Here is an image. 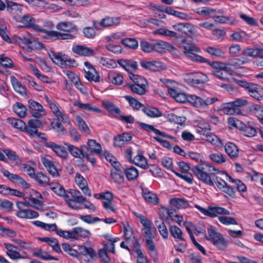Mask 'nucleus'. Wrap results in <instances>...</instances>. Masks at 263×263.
<instances>
[{"label": "nucleus", "mask_w": 263, "mask_h": 263, "mask_svg": "<svg viewBox=\"0 0 263 263\" xmlns=\"http://www.w3.org/2000/svg\"><path fill=\"white\" fill-rule=\"evenodd\" d=\"M180 48L183 49L185 55L193 61L199 63H207L214 69H227V64L220 62H209L206 59L195 54L200 51L199 48L187 43L186 40H182L179 44Z\"/></svg>", "instance_id": "f257e3e1"}, {"label": "nucleus", "mask_w": 263, "mask_h": 263, "mask_svg": "<svg viewBox=\"0 0 263 263\" xmlns=\"http://www.w3.org/2000/svg\"><path fill=\"white\" fill-rule=\"evenodd\" d=\"M191 171L199 180L210 186L214 185V181L211 179V176L215 174L214 172H216L220 175L221 173H224V171H220L208 164H198L192 167Z\"/></svg>", "instance_id": "f03ea898"}, {"label": "nucleus", "mask_w": 263, "mask_h": 263, "mask_svg": "<svg viewBox=\"0 0 263 263\" xmlns=\"http://www.w3.org/2000/svg\"><path fill=\"white\" fill-rule=\"evenodd\" d=\"M205 238L220 250H224L227 247L228 241L212 226L207 228V234H205Z\"/></svg>", "instance_id": "7ed1b4c3"}, {"label": "nucleus", "mask_w": 263, "mask_h": 263, "mask_svg": "<svg viewBox=\"0 0 263 263\" xmlns=\"http://www.w3.org/2000/svg\"><path fill=\"white\" fill-rule=\"evenodd\" d=\"M48 55L52 62L55 64L63 68L67 67H74L77 66L75 60H71L67 55L62 53H55L50 51L48 52Z\"/></svg>", "instance_id": "20e7f679"}, {"label": "nucleus", "mask_w": 263, "mask_h": 263, "mask_svg": "<svg viewBox=\"0 0 263 263\" xmlns=\"http://www.w3.org/2000/svg\"><path fill=\"white\" fill-rule=\"evenodd\" d=\"M195 207L198 209L204 215L214 218L219 215H229V210L220 206H209L207 209L203 208L198 204H195Z\"/></svg>", "instance_id": "39448f33"}, {"label": "nucleus", "mask_w": 263, "mask_h": 263, "mask_svg": "<svg viewBox=\"0 0 263 263\" xmlns=\"http://www.w3.org/2000/svg\"><path fill=\"white\" fill-rule=\"evenodd\" d=\"M139 218L140 222L143 226L142 230V235L145 240L149 239H154L155 238L156 233L152 229V222L144 216L139 214L137 215Z\"/></svg>", "instance_id": "423d86ee"}, {"label": "nucleus", "mask_w": 263, "mask_h": 263, "mask_svg": "<svg viewBox=\"0 0 263 263\" xmlns=\"http://www.w3.org/2000/svg\"><path fill=\"white\" fill-rule=\"evenodd\" d=\"M215 174L214 182L216 184L217 187L221 191L226 193L230 196H233L235 195V192L232 187L230 186L227 184L224 179L228 180V178L226 176H223L222 175L219 174L216 172H214Z\"/></svg>", "instance_id": "0eeeda50"}, {"label": "nucleus", "mask_w": 263, "mask_h": 263, "mask_svg": "<svg viewBox=\"0 0 263 263\" xmlns=\"http://www.w3.org/2000/svg\"><path fill=\"white\" fill-rule=\"evenodd\" d=\"M19 211L16 213V215L21 218L32 219L35 218L39 216L37 212L31 210L25 209V207L28 206V202L23 201L17 202L16 203Z\"/></svg>", "instance_id": "6e6552de"}, {"label": "nucleus", "mask_w": 263, "mask_h": 263, "mask_svg": "<svg viewBox=\"0 0 263 263\" xmlns=\"http://www.w3.org/2000/svg\"><path fill=\"white\" fill-rule=\"evenodd\" d=\"M218 100L216 97L206 98L203 99L195 95H191L189 99V102L194 106L198 108H208L209 105L214 103Z\"/></svg>", "instance_id": "1a4fd4ad"}, {"label": "nucleus", "mask_w": 263, "mask_h": 263, "mask_svg": "<svg viewBox=\"0 0 263 263\" xmlns=\"http://www.w3.org/2000/svg\"><path fill=\"white\" fill-rule=\"evenodd\" d=\"M184 81L188 84L194 86L208 81V77L201 72H191L184 76Z\"/></svg>", "instance_id": "9d476101"}, {"label": "nucleus", "mask_w": 263, "mask_h": 263, "mask_svg": "<svg viewBox=\"0 0 263 263\" xmlns=\"http://www.w3.org/2000/svg\"><path fill=\"white\" fill-rule=\"evenodd\" d=\"M120 17H103L100 21H93V25L96 29L117 25L120 23Z\"/></svg>", "instance_id": "9b49d317"}, {"label": "nucleus", "mask_w": 263, "mask_h": 263, "mask_svg": "<svg viewBox=\"0 0 263 263\" xmlns=\"http://www.w3.org/2000/svg\"><path fill=\"white\" fill-rule=\"evenodd\" d=\"M149 6L151 8H155L158 10L159 12H161V13L158 14V16H165V15L163 13V12H165L169 15H174V16H182L181 15V13L175 11L170 7H166L162 5H156L153 3H150ZM184 16H187V15H185Z\"/></svg>", "instance_id": "f8f14e48"}, {"label": "nucleus", "mask_w": 263, "mask_h": 263, "mask_svg": "<svg viewBox=\"0 0 263 263\" xmlns=\"http://www.w3.org/2000/svg\"><path fill=\"white\" fill-rule=\"evenodd\" d=\"M4 246L7 250L6 254L12 260L27 258V256L22 255L17 251V248L12 244L4 243Z\"/></svg>", "instance_id": "ddd939ff"}, {"label": "nucleus", "mask_w": 263, "mask_h": 263, "mask_svg": "<svg viewBox=\"0 0 263 263\" xmlns=\"http://www.w3.org/2000/svg\"><path fill=\"white\" fill-rule=\"evenodd\" d=\"M75 182L85 195L89 197L91 196V191L88 186L86 180L80 173H78L76 174Z\"/></svg>", "instance_id": "4468645a"}, {"label": "nucleus", "mask_w": 263, "mask_h": 263, "mask_svg": "<svg viewBox=\"0 0 263 263\" xmlns=\"http://www.w3.org/2000/svg\"><path fill=\"white\" fill-rule=\"evenodd\" d=\"M42 163L49 173L53 177L60 176L59 169L55 166L53 161L47 157H43L41 159Z\"/></svg>", "instance_id": "2eb2a0df"}, {"label": "nucleus", "mask_w": 263, "mask_h": 263, "mask_svg": "<svg viewBox=\"0 0 263 263\" xmlns=\"http://www.w3.org/2000/svg\"><path fill=\"white\" fill-rule=\"evenodd\" d=\"M117 62L122 68L128 71L129 74L138 68L137 62L132 60L121 59L118 60Z\"/></svg>", "instance_id": "dca6fc26"}, {"label": "nucleus", "mask_w": 263, "mask_h": 263, "mask_svg": "<svg viewBox=\"0 0 263 263\" xmlns=\"http://www.w3.org/2000/svg\"><path fill=\"white\" fill-rule=\"evenodd\" d=\"M2 172L4 176L7 178L11 182L19 184L24 187H29V184L27 183V182L19 175L12 174L6 170H2Z\"/></svg>", "instance_id": "f3484780"}, {"label": "nucleus", "mask_w": 263, "mask_h": 263, "mask_svg": "<svg viewBox=\"0 0 263 263\" xmlns=\"http://www.w3.org/2000/svg\"><path fill=\"white\" fill-rule=\"evenodd\" d=\"M64 144L67 146L68 151L73 157L80 158L81 160L84 159L85 156V150L87 148L86 145H82L80 148H79L67 143H65Z\"/></svg>", "instance_id": "a211bd4d"}, {"label": "nucleus", "mask_w": 263, "mask_h": 263, "mask_svg": "<svg viewBox=\"0 0 263 263\" xmlns=\"http://www.w3.org/2000/svg\"><path fill=\"white\" fill-rule=\"evenodd\" d=\"M137 124L140 127V128L147 132H154L156 135H159L162 137H166L167 138H172V136H168L165 134V133L162 132L158 130V129H156L155 128V127L150 124H146L143 122H138Z\"/></svg>", "instance_id": "6ab92c4d"}, {"label": "nucleus", "mask_w": 263, "mask_h": 263, "mask_svg": "<svg viewBox=\"0 0 263 263\" xmlns=\"http://www.w3.org/2000/svg\"><path fill=\"white\" fill-rule=\"evenodd\" d=\"M45 33L46 34L44 37L48 39L68 40L74 38L73 35L69 33H61L53 31L45 32Z\"/></svg>", "instance_id": "aec40b11"}, {"label": "nucleus", "mask_w": 263, "mask_h": 263, "mask_svg": "<svg viewBox=\"0 0 263 263\" xmlns=\"http://www.w3.org/2000/svg\"><path fill=\"white\" fill-rule=\"evenodd\" d=\"M46 146L51 148L58 156L64 158L67 157L68 152L63 146L58 145L53 142L47 143Z\"/></svg>", "instance_id": "412c9836"}, {"label": "nucleus", "mask_w": 263, "mask_h": 263, "mask_svg": "<svg viewBox=\"0 0 263 263\" xmlns=\"http://www.w3.org/2000/svg\"><path fill=\"white\" fill-rule=\"evenodd\" d=\"M243 55L254 57L255 59L263 57V45L254 48H248L242 51Z\"/></svg>", "instance_id": "4be33fe9"}, {"label": "nucleus", "mask_w": 263, "mask_h": 263, "mask_svg": "<svg viewBox=\"0 0 263 263\" xmlns=\"http://www.w3.org/2000/svg\"><path fill=\"white\" fill-rule=\"evenodd\" d=\"M225 152L232 159H235L238 157L239 149L237 146L233 142H228L224 146Z\"/></svg>", "instance_id": "5701e85b"}, {"label": "nucleus", "mask_w": 263, "mask_h": 263, "mask_svg": "<svg viewBox=\"0 0 263 263\" xmlns=\"http://www.w3.org/2000/svg\"><path fill=\"white\" fill-rule=\"evenodd\" d=\"M153 239H146L145 240V243L149 255L153 260L156 262L158 259V252Z\"/></svg>", "instance_id": "b1692460"}, {"label": "nucleus", "mask_w": 263, "mask_h": 263, "mask_svg": "<svg viewBox=\"0 0 263 263\" xmlns=\"http://www.w3.org/2000/svg\"><path fill=\"white\" fill-rule=\"evenodd\" d=\"M73 105L82 110L92 111L97 113H101L102 112V110L99 107L92 106L90 103H82L79 101L77 100L74 102Z\"/></svg>", "instance_id": "393cba45"}, {"label": "nucleus", "mask_w": 263, "mask_h": 263, "mask_svg": "<svg viewBox=\"0 0 263 263\" xmlns=\"http://www.w3.org/2000/svg\"><path fill=\"white\" fill-rule=\"evenodd\" d=\"M113 199V195L112 193L107 192V195H106V199L102 201V204L104 208L108 213L116 212L115 206L113 204L112 200Z\"/></svg>", "instance_id": "a878e982"}, {"label": "nucleus", "mask_w": 263, "mask_h": 263, "mask_svg": "<svg viewBox=\"0 0 263 263\" xmlns=\"http://www.w3.org/2000/svg\"><path fill=\"white\" fill-rule=\"evenodd\" d=\"M72 49L74 53L80 55L91 56L93 54V49L83 45L74 46Z\"/></svg>", "instance_id": "bb28decb"}, {"label": "nucleus", "mask_w": 263, "mask_h": 263, "mask_svg": "<svg viewBox=\"0 0 263 263\" xmlns=\"http://www.w3.org/2000/svg\"><path fill=\"white\" fill-rule=\"evenodd\" d=\"M168 92L177 102L180 103H184L186 100L189 101V97L191 96L190 95L188 97H187L184 93L178 92V91L174 88H169V89L168 90Z\"/></svg>", "instance_id": "cd10ccee"}, {"label": "nucleus", "mask_w": 263, "mask_h": 263, "mask_svg": "<svg viewBox=\"0 0 263 263\" xmlns=\"http://www.w3.org/2000/svg\"><path fill=\"white\" fill-rule=\"evenodd\" d=\"M142 194L145 201L148 203L156 204L158 203V198L156 195L146 188L142 187Z\"/></svg>", "instance_id": "c85d7f7f"}, {"label": "nucleus", "mask_w": 263, "mask_h": 263, "mask_svg": "<svg viewBox=\"0 0 263 263\" xmlns=\"http://www.w3.org/2000/svg\"><path fill=\"white\" fill-rule=\"evenodd\" d=\"M132 137L130 134L124 133L119 135L114 138V145L115 146L120 147L127 143L132 140Z\"/></svg>", "instance_id": "c756f323"}, {"label": "nucleus", "mask_w": 263, "mask_h": 263, "mask_svg": "<svg viewBox=\"0 0 263 263\" xmlns=\"http://www.w3.org/2000/svg\"><path fill=\"white\" fill-rule=\"evenodd\" d=\"M142 111L150 118H158L162 116V112L159 109L152 106L144 107Z\"/></svg>", "instance_id": "7c9ffc66"}, {"label": "nucleus", "mask_w": 263, "mask_h": 263, "mask_svg": "<svg viewBox=\"0 0 263 263\" xmlns=\"http://www.w3.org/2000/svg\"><path fill=\"white\" fill-rule=\"evenodd\" d=\"M40 240L41 241L46 242L49 246H50L52 249L57 252V253H62V251L59 246L58 240L54 238L50 237H42L40 238Z\"/></svg>", "instance_id": "2f4dec72"}, {"label": "nucleus", "mask_w": 263, "mask_h": 263, "mask_svg": "<svg viewBox=\"0 0 263 263\" xmlns=\"http://www.w3.org/2000/svg\"><path fill=\"white\" fill-rule=\"evenodd\" d=\"M170 203L171 206L178 209H185L189 206V203L187 200L183 198H173L170 199Z\"/></svg>", "instance_id": "473e14b6"}, {"label": "nucleus", "mask_w": 263, "mask_h": 263, "mask_svg": "<svg viewBox=\"0 0 263 263\" xmlns=\"http://www.w3.org/2000/svg\"><path fill=\"white\" fill-rule=\"evenodd\" d=\"M16 21L22 23L21 27H32L36 28L38 26L35 24L34 17H15Z\"/></svg>", "instance_id": "72a5a7b5"}, {"label": "nucleus", "mask_w": 263, "mask_h": 263, "mask_svg": "<svg viewBox=\"0 0 263 263\" xmlns=\"http://www.w3.org/2000/svg\"><path fill=\"white\" fill-rule=\"evenodd\" d=\"M202 136V139L206 140L214 145H219L221 143L220 140L218 137L209 131H203L200 133Z\"/></svg>", "instance_id": "f704fd0d"}, {"label": "nucleus", "mask_w": 263, "mask_h": 263, "mask_svg": "<svg viewBox=\"0 0 263 263\" xmlns=\"http://www.w3.org/2000/svg\"><path fill=\"white\" fill-rule=\"evenodd\" d=\"M87 146H86L87 151L90 153H95L99 154L102 151L101 145L97 143L96 140L90 139L87 141Z\"/></svg>", "instance_id": "c9c22d12"}, {"label": "nucleus", "mask_w": 263, "mask_h": 263, "mask_svg": "<svg viewBox=\"0 0 263 263\" xmlns=\"http://www.w3.org/2000/svg\"><path fill=\"white\" fill-rule=\"evenodd\" d=\"M34 179H35L41 186H46L51 185L49 178L46 174L42 172L37 173Z\"/></svg>", "instance_id": "e433bc0d"}, {"label": "nucleus", "mask_w": 263, "mask_h": 263, "mask_svg": "<svg viewBox=\"0 0 263 263\" xmlns=\"http://www.w3.org/2000/svg\"><path fill=\"white\" fill-rule=\"evenodd\" d=\"M11 82L14 89V90L18 93L23 95L26 93V90L25 86H24L20 81L14 76L10 77Z\"/></svg>", "instance_id": "4c0bfd02"}, {"label": "nucleus", "mask_w": 263, "mask_h": 263, "mask_svg": "<svg viewBox=\"0 0 263 263\" xmlns=\"http://www.w3.org/2000/svg\"><path fill=\"white\" fill-rule=\"evenodd\" d=\"M171 234L177 241H184L181 230L176 226H171L170 228Z\"/></svg>", "instance_id": "58836bf2"}, {"label": "nucleus", "mask_w": 263, "mask_h": 263, "mask_svg": "<svg viewBox=\"0 0 263 263\" xmlns=\"http://www.w3.org/2000/svg\"><path fill=\"white\" fill-rule=\"evenodd\" d=\"M223 176H226L228 178V181L235 183L236 187L239 192H244L246 191L247 188L246 185L239 180H235L229 176L226 172L221 173L220 174Z\"/></svg>", "instance_id": "ea45409f"}, {"label": "nucleus", "mask_w": 263, "mask_h": 263, "mask_svg": "<svg viewBox=\"0 0 263 263\" xmlns=\"http://www.w3.org/2000/svg\"><path fill=\"white\" fill-rule=\"evenodd\" d=\"M109 81L115 85H120L123 81V77L122 74L117 72H109L108 74Z\"/></svg>", "instance_id": "a19ab883"}, {"label": "nucleus", "mask_w": 263, "mask_h": 263, "mask_svg": "<svg viewBox=\"0 0 263 263\" xmlns=\"http://www.w3.org/2000/svg\"><path fill=\"white\" fill-rule=\"evenodd\" d=\"M132 162H133L135 165L139 166L143 169H146L148 167L146 158L141 154H138L134 158Z\"/></svg>", "instance_id": "79ce46f5"}, {"label": "nucleus", "mask_w": 263, "mask_h": 263, "mask_svg": "<svg viewBox=\"0 0 263 263\" xmlns=\"http://www.w3.org/2000/svg\"><path fill=\"white\" fill-rule=\"evenodd\" d=\"M173 48V47L172 46L163 41L158 42L156 43L153 44V51H155L161 53L164 52L165 49H166Z\"/></svg>", "instance_id": "37998d69"}, {"label": "nucleus", "mask_w": 263, "mask_h": 263, "mask_svg": "<svg viewBox=\"0 0 263 263\" xmlns=\"http://www.w3.org/2000/svg\"><path fill=\"white\" fill-rule=\"evenodd\" d=\"M85 77L89 81H93L95 82H98L100 80V77L94 68H91L88 70L85 69Z\"/></svg>", "instance_id": "c03bdc74"}, {"label": "nucleus", "mask_w": 263, "mask_h": 263, "mask_svg": "<svg viewBox=\"0 0 263 263\" xmlns=\"http://www.w3.org/2000/svg\"><path fill=\"white\" fill-rule=\"evenodd\" d=\"M6 9L8 11L11 12L15 11L16 12H21L23 9V5L15 2L6 0Z\"/></svg>", "instance_id": "a18cd8bd"}, {"label": "nucleus", "mask_w": 263, "mask_h": 263, "mask_svg": "<svg viewBox=\"0 0 263 263\" xmlns=\"http://www.w3.org/2000/svg\"><path fill=\"white\" fill-rule=\"evenodd\" d=\"M209 158L211 160L217 164H222L227 161V158L225 156L219 153H213L209 155Z\"/></svg>", "instance_id": "49530a36"}, {"label": "nucleus", "mask_w": 263, "mask_h": 263, "mask_svg": "<svg viewBox=\"0 0 263 263\" xmlns=\"http://www.w3.org/2000/svg\"><path fill=\"white\" fill-rule=\"evenodd\" d=\"M110 177L112 181L117 183L121 184L124 180V178L121 171L111 170Z\"/></svg>", "instance_id": "de8ad7c7"}, {"label": "nucleus", "mask_w": 263, "mask_h": 263, "mask_svg": "<svg viewBox=\"0 0 263 263\" xmlns=\"http://www.w3.org/2000/svg\"><path fill=\"white\" fill-rule=\"evenodd\" d=\"M14 111L21 118H24L26 116L27 109L21 103L17 102L13 106Z\"/></svg>", "instance_id": "09e8293b"}, {"label": "nucleus", "mask_w": 263, "mask_h": 263, "mask_svg": "<svg viewBox=\"0 0 263 263\" xmlns=\"http://www.w3.org/2000/svg\"><path fill=\"white\" fill-rule=\"evenodd\" d=\"M124 173L127 179L129 180L136 179L139 175L138 170L134 166L126 168L124 170Z\"/></svg>", "instance_id": "8fccbe9b"}, {"label": "nucleus", "mask_w": 263, "mask_h": 263, "mask_svg": "<svg viewBox=\"0 0 263 263\" xmlns=\"http://www.w3.org/2000/svg\"><path fill=\"white\" fill-rule=\"evenodd\" d=\"M129 77L134 82L133 85L147 86V82L143 77L133 73H130Z\"/></svg>", "instance_id": "3c124183"}, {"label": "nucleus", "mask_w": 263, "mask_h": 263, "mask_svg": "<svg viewBox=\"0 0 263 263\" xmlns=\"http://www.w3.org/2000/svg\"><path fill=\"white\" fill-rule=\"evenodd\" d=\"M72 233L74 234L76 237V238H73V239H78L80 237L86 238L90 235V232L88 230L80 227L74 228L72 231Z\"/></svg>", "instance_id": "603ef678"}, {"label": "nucleus", "mask_w": 263, "mask_h": 263, "mask_svg": "<svg viewBox=\"0 0 263 263\" xmlns=\"http://www.w3.org/2000/svg\"><path fill=\"white\" fill-rule=\"evenodd\" d=\"M222 111L227 115L238 114L240 112V110L237 108H235L230 102L224 104Z\"/></svg>", "instance_id": "864d4df0"}, {"label": "nucleus", "mask_w": 263, "mask_h": 263, "mask_svg": "<svg viewBox=\"0 0 263 263\" xmlns=\"http://www.w3.org/2000/svg\"><path fill=\"white\" fill-rule=\"evenodd\" d=\"M57 28L59 30L69 32L76 29V26L70 22H64L59 23L57 26Z\"/></svg>", "instance_id": "5fc2aeb1"}, {"label": "nucleus", "mask_w": 263, "mask_h": 263, "mask_svg": "<svg viewBox=\"0 0 263 263\" xmlns=\"http://www.w3.org/2000/svg\"><path fill=\"white\" fill-rule=\"evenodd\" d=\"M196 12L198 15L209 16L212 14L213 16H217L215 15L216 10L206 7L198 8L196 9Z\"/></svg>", "instance_id": "6e6d98bb"}, {"label": "nucleus", "mask_w": 263, "mask_h": 263, "mask_svg": "<svg viewBox=\"0 0 263 263\" xmlns=\"http://www.w3.org/2000/svg\"><path fill=\"white\" fill-rule=\"evenodd\" d=\"M206 51L213 56H215L217 58L224 57V52L221 48L214 47H208L206 48Z\"/></svg>", "instance_id": "4d7b16f0"}, {"label": "nucleus", "mask_w": 263, "mask_h": 263, "mask_svg": "<svg viewBox=\"0 0 263 263\" xmlns=\"http://www.w3.org/2000/svg\"><path fill=\"white\" fill-rule=\"evenodd\" d=\"M121 43L125 46L135 49L138 47V42L135 38H126L121 40Z\"/></svg>", "instance_id": "13d9d810"}, {"label": "nucleus", "mask_w": 263, "mask_h": 263, "mask_svg": "<svg viewBox=\"0 0 263 263\" xmlns=\"http://www.w3.org/2000/svg\"><path fill=\"white\" fill-rule=\"evenodd\" d=\"M9 123L14 127L21 130H24L25 127V123L22 120L15 118H8Z\"/></svg>", "instance_id": "bf43d9fd"}, {"label": "nucleus", "mask_w": 263, "mask_h": 263, "mask_svg": "<svg viewBox=\"0 0 263 263\" xmlns=\"http://www.w3.org/2000/svg\"><path fill=\"white\" fill-rule=\"evenodd\" d=\"M28 105L31 111L45 112L43 106L40 103L32 99H30L28 101Z\"/></svg>", "instance_id": "052dcab7"}, {"label": "nucleus", "mask_w": 263, "mask_h": 263, "mask_svg": "<svg viewBox=\"0 0 263 263\" xmlns=\"http://www.w3.org/2000/svg\"><path fill=\"white\" fill-rule=\"evenodd\" d=\"M99 62L103 66L109 68H114L117 66V63L114 60L107 58H101Z\"/></svg>", "instance_id": "680f3d73"}, {"label": "nucleus", "mask_w": 263, "mask_h": 263, "mask_svg": "<svg viewBox=\"0 0 263 263\" xmlns=\"http://www.w3.org/2000/svg\"><path fill=\"white\" fill-rule=\"evenodd\" d=\"M3 151L8 157L9 160L11 161L15 162L20 161L22 162L21 159L18 156L16 155V153L10 149H4Z\"/></svg>", "instance_id": "e2e57ef3"}, {"label": "nucleus", "mask_w": 263, "mask_h": 263, "mask_svg": "<svg viewBox=\"0 0 263 263\" xmlns=\"http://www.w3.org/2000/svg\"><path fill=\"white\" fill-rule=\"evenodd\" d=\"M106 109L109 112L119 114L121 112L120 109L112 102L106 101L103 103Z\"/></svg>", "instance_id": "0e129e2a"}, {"label": "nucleus", "mask_w": 263, "mask_h": 263, "mask_svg": "<svg viewBox=\"0 0 263 263\" xmlns=\"http://www.w3.org/2000/svg\"><path fill=\"white\" fill-rule=\"evenodd\" d=\"M76 120L78 122L79 129L82 132L85 133L87 134H89L90 133V131L87 125L82 118L79 116H77Z\"/></svg>", "instance_id": "69168bd1"}, {"label": "nucleus", "mask_w": 263, "mask_h": 263, "mask_svg": "<svg viewBox=\"0 0 263 263\" xmlns=\"http://www.w3.org/2000/svg\"><path fill=\"white\" fill-rule=\"evenodd\" d=\"M50 189L52 190L55 194H57L59 196H65L67 195L65 193V190L64 189L59 183H51Z\"/></svg>", "instance_id": "338daca9"}, {"label": "nucleus", "mask_w": 263, "mask_h": 263, "mask_svg": "<svg viewBox=\"0 0 263 263\" xmlns=\"http://www.w3.org/2000/svg\"><path fill=\"white\" fill-rule=\"evenodd\" d=\"M191 228L194 231L196 235L206 233V229L204 223L201 221L199 222L196 226L191 225Z\"/></svg>", "instance_id": "774afa93"}]
</instances>
